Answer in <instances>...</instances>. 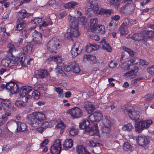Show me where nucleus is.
Returning <instances> with one entry per match:
<instances>
[{
	"instance_id": "obj_1",
	"label": "nucleus",
	"mask_w": 154,
	"mask_h": 154,
	"mask_svg": "<svg viewBox=\"0 0 154 154\" xmlns=\"http://www.w3.org/2000/svg\"><path fill=\"white\" fill-rule=\"evenodd\" d=\"M27 122L34 127H38L41 124L42 122L46 119V117L42 112H35L27 116Z\"/></svg>"
},
{
	"instance_id": "obj_2",
	"label": "nucleus",
	"mask_w": 154,
	"mask_h": 154,
	"mask_svg": "<svg viewBox=\"0 0 154 154\" xmlns=\"http://www.w3.org/2000/svg\"><path fill=\"white\" fill-rule=\"evenodd\" d=\"M62 43L60 39L56 37L54 38L48 42V49L50 52L56 53L60 49Z\"/></svg>"
},
{
	"instance_id": "obj_3",
	"label": "nucleus",
	"mask_w": 154,
	"mask_h": 154,
	"mask_svg": "<svg viewBox=\"0 0 154 154\" xmlns=\"http://www.w3.org/2000/svg\"><path fill=\"white\" fill-rule=\"evenodd\" d=\"M152 123V121L151 120H147L146 121H139L136 120L135 125V130L136 132L140 133L144 129L148 128L149 125Z\"/></svg>"
},
{
	"instance_id": "obj_4",
	"label": "nucleus",
	"mask_w": 154,
	"mask_h": 154,
	"mask_svg": "<svg viewBox=\"0 0 154 154\" xmlns=\"http://www.w3.org/2000/svg\"><path fill=\"white\" fill-rule=\"evenodd\" d=\"M69 20L71 22L70 32L72 36L73 37H75L79 35L78 30V21L73 17L70 16L69 18Z\"/></svg>"
},
{
	"instance_id": "obj_5",
	"label": "nucleus",
	"mask_w": 154,
	"mask_h": 154,
	"mask_svg": "<svg viewBox=\"0 0 154 154\" xmlns=\"http://www.w3.org/2000/svg\"><path fill=\"white\" fill-rule=\"evenodd\" d=\"M9 125L12 129H16V131L17 132L25 131L27 127L25 123L20 122H12L10 123Z\"/></svg>"
},
{
	"instance_id": "obj_6",
	"label": "nucleus",
	"mask_w": 154,
	"mask_h": 154,
	"mask_svg": "<svg viewBox=\"0 0 154 154\" xmlns=\"http://www.w3.org/2000/svg\"><path fill=\"white\" fill-rule=\"evenodd\" d=\"M134 5L132 2H128L124 7L121 8L120 12L126 15H130L134 12Z\"/></svg>"
},
{
	"instance_id": "obj_7",
	"label": "nucleus",
	"mask_w": 154,
	"mask_h": 154,
	"mask_svg": "<svg viewBox=\"0 0 154 154\" xmlns=\"http://www.w3.org/2000/svg\"><path fill=\"white\" fill-rule=\"evenodd\" d=\"M64 70L67 72L72 71L75 73H79L80 69L78 64L75 61H73L69 63L68 65L64 67Z\"/></svg>"
},
{
	"instance_id": "obj_8",
	"label": "nucleus",
	"mask_w": 154,
	"mask_h": 154,
	"mask_svg": "<svg viewBox=\"0 0 154 154\" xmlns=\"http://www.w3.org/2000/svg\"><path fill=\"white\" fill-rule=\"evenodd\" d=\"M73 118H79L81 117L83 115L82 111L78 107H74L68 110L67 111Z\"/></svg>"
},
{
	"instance_id": "obj_9",
	"label": "nucleus",
	"mask_w": 154,
	"mask_h": 154,
	"mask_svg": "<svg viewBox=\"0 0 154 154\" xmlns=\"http://www.w3.org/2000/svg\"><path fill=\"white\" fill-rule=\"evenodd\" d=\"M61 149V144L60 139L55 140L54 144L50 148V151L52 154H59Z\"/></svg>"
},
{
	"instance_id": "obj_10",
	"label": "nucleus",
	"mask_w": 154,
	"mask_h": 154,
	"mask_svg": "<svg viewBox=\"0 0 154 154\" xmlns=\"http://www.w3.org/2000/svg\"><path fill=\"white\" fill-rule=\"evenodd\" d=\"M136 140L138 144L142 146H146L149 142V139L145 136L139 135Z\"/></svg>"
},
{
	"instance_id": "obj_11",
	"label": "nucleus",
	"mask_w": 154,
	"mask_h": 154,
	"mask_svg": "<svg viewBox=\"0 0 154 154\" xmlns=\"http://www.w3.org/2000/svg\"><path fill=\"white\" fill-rule=\"evenodd\" d=\"M32 35L34 37L33 40L34 43L37 45L42 44V35L41 33L36 31H35Z\"/></svg>"
},
{
	"instance_id": "obj_12",
	"label": "nucleus",
	"mask_w": 154,
	"mask_h": 154,
	"mask_svg": "<svg viewBox=\"0 0 154 154\" xmlns=\"http://www.w3.org/2000/svg\"><path fill=\"white\" fill-rule=\"evenodd\" d=\"M32 88L29 86H24L21 87L20 91V96L22 97H26L32 90Z\"/></svg>"
},
{
	"instance_id": "obj_13",
	"label": "nucleus",
	"mask_w": 154,
	"mask_h": 154,
	"mask_svg": "<svg viewBox=\"0 0 154 154\" xmlns=\"http://www.w3.org/2000/svg\"><path fill=\"white\" fill-rule=\"evenodd\" d=\"M19 89L18 85L12 81L7 83V89L14 93H17Z\"/></svg>"
},
{
	"instance_id": "obj_14",
	"label": "nucleus",
	"mask_w": 154,
	"mask_h": 154,
	"mask_svg": "<svg viewBox=\"0 0 154 154\" xmlns=\"http://www.w3.org/2000/svg\"><path fill=\"white\" fill-rule=\"evenodd\" d=\"M89 6L91 7L92 10V11L94 13L97 12L99 8L97 3V0H89Z\"/></svg>"
},
{
	"instance_id": "obj_15",
	"label": "nucleus",
	"mask_w": 154,
	"mask_h": 154,
	"mask_svg": "<svg viewBox=\"0 0 154 154\" xmlns=\"http://www.w3.org/2000/svg\"><path fill=\"white\" fill-rule=\"evenodd\" d=\"M128 115L130 118L132 120H135V121L137 119H139V112L137 111L134 110H127Z\"/></svg>"
},
{
	"instance_id": "obj_16",
	"label": "nucleus",
	"mask_w": 154,
	"mask_h": 154,
	"mask_svg": "<svg viewBox=\"0 0 154 154\" xmlns=\"http://www.w3.org/2000/svg\"><path fill=\"white\" fill-rule=\"evenodd\" d=\"M30 15L29 13L27 12L25 10H22L21 11L18 12L17 19L24 21L23 20L25 18H27Z\"/></svg>"
},
{
	"instance_id": "obj_17",
	"label": "nucleus",
	"mask_w": 154,
	"mask_h": 154,
	"mask_svg": "<svg viewBox=\"0 0 154 154\" xmlns=\"http://www.w3.org/2000/svg\"><path fill=\"white\" fill-rule=\"evenodd\" d=\"M0 99L2 100L1 102V105L3 107L5 111H8L11 102L8 99H4L1 98Z\"/></svg>"
},
{
	"instance_id": "obj_18",
	"label": "nucleus",
	"mask_w": 154,
	"mask_h": 154,
	"mask_svg": "<svg viewBox=\"0 0 154 154\" xmlns=\"http://www.w3.org/2000/svg\"><path fill=\"white\" fill-rule=\"evenodd\" d=\"M113 122L114 120L112 119L106 117V134H109L111 132Z\"/></svg>"
},
{
	"instance_id": "obj_19",
	"label": "nucleus",
	"mask_w": 154,
	"mask_h": 154,
	"mask_svg": "<svg viewBox=\"0 0 154 154\" xmlns=\"http://www.w3.org/2000/svg\"><path fill=\"white\" fill-rule=\"evenodd\" d=\"M90 124V123L89 121L86 120H82L79 125V127L82 129H85V131L88 132L89 129L88 126Z\"/></svg>"
},
{
	"instance_id": "obj_20",
	"label": "nucleus",
	"mask_w": 154,
	"mask_h": 154,
	"mask_svg": "<svg viewBox=\"0 0 154 154\" xmlns=\"http://www.w3.org/2000/svg\"><path fill=\"white\" fill-rule=\"evenodd\" d=\"M145 37L144 33L140 32L134 34L130 38L134 40L139 41L143 40Z\"/></svg>"
},
{
	"instance_id": "obj_21",
	"label": "nucleus",
	"mask_w": 154,
	"mask_h": 154,
	"mask_svg": "<svg viewBox=\"0 0 154 154\" xmlns=\"http://www.w3.org/2000/svg\"><path fill=\"white\" fill-rule=\"evenodd\" d=\"M26 26V24L24 23V21L20 20L19 19H17L15 30L21 31L23 30Z\"/></svg>"
},
{
	"instance_id": "obj_22",
	"label": "nucleus",
	"mask_w": 154,
	"mask_h": 154,
	"mask_svg": "<svg viewBox=\"0 0 154 154\" xmlns=\"http://www.w3.org/2000/svg\"><path fill=\"white\" fill-rule=\"evenodd\" d=\"M98 131L97 124L94 123L93 124L91 128H89L88 132H89L90 134H91V135H93L94 134H97L98 132Z\"/></svg>"
},
{
	"instance_id": "obj_23",
	"label": "nucleus",
	"mask_w": 154,
	"mask_h": 154,
	"mask_svg": "<svg viewBox=\"0 0 154 154\" xmlns=\"http://www.w3.org/2000/svg\"><path fill=\"white\" fill-rule=\"evenodd\" d=\"M97 23L98 19L97 18H94L91 20L90 28L92 31L94 32L97 29Z\"/></svg>"
},
{
	"instance_id": "obj_24",
	"label": "nucleus",
	"mask_w": 154,
	"mask_h": 154,
	"mask_svg": "<svg viewBox=\"0 0 154 154\" xmlns=\"http://www.w3.org/2000/svg\"><path fill=\"white\" fill-rule=\"evenodd\" d=\"M8 47L9 48L8 51V56L9 57H12L13 52L15 51V47L14 45L12 43H10L8 45Z\"/></svg>"
},
{
	"instance_id": "obj_25",
	"label": "nucleus",
	"mask_w": 154,
	"mask_h": 154,
	"mask_svg": "<svg viewBox=\"0 0 154 154\" xmlns=\"http://www.w3.org/2000/svg\"><path fill=\"white\" fill-rule=\"evenodd\" d=\"M72 142L71 139L66 140L63 144V147L65 149L71 148L73 146Z\"/></svg>"
},
{
	"instance_id": "obj_26",
	"label": "nucleus",
	"mask_w": 154,
	"mask_h": 154,
	"mask_svg": "<svg viewBox=\"0 0 154 154\" xmlns=\"http://www.w3.org/2000/svg\"><path fill=\"white\" fill-rule=\"evenodd\" d=\"M138 71V69H132L131 71H129L124 75V77L127 78L128 77H130L131 78H134L136 75V73Z\"/></svg>"
},
{
	"instance_id": "obj_27",
	"label": "nucleus",
	"mask_w": 154,
	"mask_h": 154,
	"mask_svg": "<svg viewBox=\"0 0 154 154\" xmlns=\"http://www.w3.org/2000/svg\"><path fill=\"white\" fill-rule=\"evenodd\" d=\"M76 150L78 154H86L89 152L85 147L82 145H79L77 146Z\"/></svg>"
},
{
	"instance_id": "obj_28",
	"label": "nucleus",
	"mask_w": 154,
	"mask_h": 154,
	"mask_svg": "<svg viewBox=\"0 0 154 154\" xmlns=\"http://www.w3.org/2000/svg\"><path fill=\"white\" fill-rule=\"evenodd\" d=\"M2 66L8 67L9 66H12L11 63V60L9 58L3 59L2 61Z\"/></svg>"
},
{
	"instance_id": "obj_29",
	"label": "nucleus",
	"mask_w": 154,
	"mask_h": 154,
	"mask_svg": "<svg viewBox=\"0 0 154 154\" xmlns=\"http://www.w3.org/2000/svg\"><path fill=\"white\" fill-rule=\"evenodd\" d=\"M85 108L88 113H91L95 109L94 105L90 102L87 103L85 104Z\"/></svg>"
},
{
	"instance_id": "obj_30",
	"label": "nucleus",
	"mask_w": 154,
	"mask_h": 154,
	"mask_svg": "<svg viewBox=\"0 0 154 154\" xmlns=\"http://www.w3.org/2000/svg\"><path fill=\"white\" fill-rule=\"evenodd\" d=\"M72 48H73V50L80 51V52H81L83 49L82 45H81L79 42H75Z\"/></svg>"
},
{
	"instance_id": "obj_31",
	"label": "nucleus",
	"mask_w": 154,
	"mask_h": 154,
	"mask_svg": "<svg viewBox=\"0 0 154 154\" xmlns=\"http://www.w3.org/2000/svg\"><path fill=\"white\" fill-rule=\"evenodd\" d=\"M78 5L79 3L77 2L71 1L66 4L64 5V7L65 8L68 9L74 8Z\"/></svg>"
},
{
	"instance_id": "obj_32",
	"label": "nucleus",
	"mask_w": 154,
	"mask_h": 154,
	"mask_svg": "<svg viewBox=\"0 0 154 154\" xmlns=\"http://www.w3.org/2000/svg\"><path fill=\"white\" fill-rule=\"evenodd\" d=\"M37 74L41 78H43L47 76L48 72L46 70L39 69L37 71Z\"/></svg>"
},
{
	"instance_id": "obj_33",
	"label": "nucleus",
	"mask_w": 154,
	"mask_h": 154,
	"mask_svg": "<svg viewBox=\"0 0 154 154\" xmlns=\"http://www.w3.org/2000/svg\"><path fill=\"white\" fill-rule=\"evenodd\" d=\"M78 128L75 127L71 128L68 129L69 134L71 136H74L78 134Z\"/></svg>"
},
{
	"instance_id": "obj_34",
	"label": "nucleus",
	"mask_w": 154,
	"mask_h": 154,
	"mask_svg": "<svg viewBox=\"0 0 154 154\" xmlns=\"http://www.w3.org/2000/svg\"><path fill=\"white\" fill-rule=\"evenodd\" d=\"M128 27H125L121 25L119 29V31L120 32V34L122 35H126L128 34Z\"/></svg>"
},
{
	"instance_id": "obj_35",
	"label": "nucleus",
	"mask_w": 154,
	"mask_h": 154,
	"mask_svg": "<svg viewBox=\"0 0 154 154\" xmlns=\"http://www.w3.org/2000/svg\"><path fill=\"white\" fill-rule=\"evenodd\" d=\"M122 0H108V4L110 5H114L115 6V8L117 9L119 6V2Z\"/></svg>"
},
{
	"instance_id": "obj_36",
	"label": "nucleus",
	"mask_w": 154,
	"mask_h": 154,
	"mask_svg": "<svg viewBox=\"0 0 154 154\" xmlns=\"http://www.w3.org/2000/svg\"><path fill=\"white\" fill-rule=\"evenodd\" d=\"M145 34V38H152L154 37V32L152 30H147L144 33Z\"/></svg>"
},
{
	"instance_id": "obj_37",
	"label": "nucleus",
	"mask_w": 154,
	"mask_h": 154,
	"mask_svg": "<svg viewBox=\"0 0 154 154\" xmlns=\"http://www.w3.org/2000/svg\"><path fill=\"white\" fill-rule=\"evenodd\" d=\"M94 113L96 122H99L101 120L103 117L102 114L98 112H95Z\"/></svg>"
},
{
	"instance_id": "obj_38",
	"label": "nucleus",
	"mask_w": 154,
	"mask_h": 154,
	"mask_svg": "<svg viewBox=\"0 0 154 154\" xmlns=\"http://www.w3.org/2000/svg\"><path fill=\"white\" fill-rule=\"evenodd\" d=\"M24 52L25 53H31L32 50V47L30 44L24 47L23 49Z\"/></svg>"
},
{
	"instance_id": "obj_39",
	"label": "nucleus",
	"mask_w": 154,
	"mask_h": 154,
	"mask_svg": "<svg viewBox=\"0 0 154 154\" xmlns=\"http://www.w3.org/2000/svg\"><path fill=\"white\" fill-rule=\"evenodd\" d=\"M133 128L131 124L130 123L125 125L122 128V129L124 131L127 130L128 131H130Z\"/></svg>"
},
{
	"instance_id": "obj_40",
	"label": "nucleus",
	"mask_w": 154,
	"mask_h": 154,
	"mask_svg": "<svg viewBox=\"0 0 154 154\" xmlns=\"http://www.w3.org/2000/svg\"><path fill=\"white\" fill-rule=\"evenodd\" d=\"M105 37L103 38L101 41L100 42V45L101 47L104 50H106V41Z\"/></svg>"
},
{
	"instance_id": "obj_41",
	"label": "nucleus",
	"mask_w": 154,
	"mask_h": 154,
	"mask_svg": "<svg viewBox=\"0 0 154 154\" xmlns=\"http://www.w3.org/2000/svg\"><path fill=\"white\" fill-rule=\"evenodd\" d=\"M123 148L124 149L125 151H127L128 150H129L130 151H131L132 149V146L128 142H125L124 143Z\"/></svg>"
},
{
	"instance_id": "obj_42",
	"label": "nucleus",
	"mask_w": 154,
	"mask_h": 154,
	"mask_svg": "<svg viewBox=\"0 0 154 154\" xmlns=\"http://www.w3.org/2000/svg\"><path fill=\"white\" fill-rule=\"evenodd\" d=\"M40 92L37 91H35L32 93V96L34 99L37 100L40 97Z\"/></svg>"
},
{
	"instance_id": "obj_43",
	"label": "nucleus",
	"mask_w": 154,
	"mask_h": 154,
	"mask_svg": "<svg viewBox=\"0 0 154 154\" xmlns=\"http://www.w3.org/2000/svg\"><path fill=\"white\" fill-rule=\"evenodd\" d=\"M15 104L16 106L20 108L24 107L25 106V103L21 100H17L16 101Z\"/></svg>"
},
{
	"instance_id": "obj_44",
	"label": "nucleus",
	"mask_w": 154,
	"mask_h": 154,
	"mask_svg": "<svg viewBox=\"0 0 154 154\" xmlns=\"http://www.w3.org/2000/svg\"><path fill=\"white\" fill-rule=\"evenodd\" d=\"M129 20L128 18H125L122 20V24L121 25L128 27L127 26L129 24Z\"/></svg>"
},
{
	"instance_id": "obj_45",
	"label": "nucleus",
	"mask_w": 154,
	"mask_h": 154,
	"mask_svg": "<svg viewBox=\"0 0 154 154\" xmlns=\"http://www.w3.org/2000/svg\"><path fill=\"white\" fill-rule=\"evenodd\" d=\"M123 49L125 51L127 52L130 56H133L134 55V51L131 49L125 47H123Z\"/></svg>"
},
{
	"instance_id": "obj_46",
	"label": "nucleus",
	"mask_w": 154,
	"mask_h": 154,
	"mask_svg": "<svg viewBox=\"0 0 154 154\" xmlns=\"http://www.w3.org/2000/svg\"><path fill=\"white\" fill-rule=\"evenodd\" d=\"M20 35L25 39L26 38L29 36V35L27 32V31L26 29L23 30L21 31Z\"/></svg>"
},
{
	"instance_id": "obj_47",
	"label": "nucleus",
	"mask_w": 154,
	"mask_h": 154,
	"mask_svg": "<svg viewBox=\"0 0 154 154\" xmlns=\"http://www.w3.org/2000/svg\"><path fill=\"white\" fill-rule=\"evenodd\" d=\"M154 98L153 94H148L145 95L143 97L144 99L146 101H149L152 100Z\"/></svg>"
},
{
	"instance_id": "obj_48",
	"label": "nucleus",
	"mask_w": 154,
	"mask_h": 154,
	"mask_svg": "<svg viewBox=\"0 0 154 154\" xmlns=\"http://www.w3.org/2000/svg\"><path fill=\"white\" fill-rule=\"evenodd\" d=\"M54 90L59 94V97H63V94H62L63 91L62 88L60 87H55L54 88Z\"/></svg>"
},
{
	"instance_id": "obj_49",
	"label": "nucleus",
	"mask_w": 154,
	"mask_h": 154,
	"mask_svg": "<svg viewBox=\"0 0 154 154\" xmlns=\"http://www.w3.org/2000/svg\"><path fill=\"white\" fill-rule=\"evenodd\" d=\"M99 32L101 34H103L105 33V27L104 26L100 25L99 27L97 28Z\"/></svg>"
},
{
	"instance_id": "obj_50",
	"label": "nucleus",
	"mask_w": 154,
	"mask_h": 154,
	"mask_svg": "<svg viewBox=\"0 0 154 154\" xmlns=\"http://www.w3.org/2000/svg\"><path fill=\"white\" fill-rule=\"evenodd\" d=\"M131 63L132 64L139 65V62H140V59L138 58L135 57L130 60Z\"/></svg>"
},
{
	"instance_id": "obj_51",
	"label": "nucleus",
	"mask_w": 154,
	"mask_h": 154,
	"mask_svg": "<svg viewBox=\"0 0 154 154\" xmlns=\"http://www.w3.org/2000/svg\"><path fill=\"white\" fill-rule=\"evenodd\" d=\"M115 79H113V78H110L108 79V82L109 83L107 84V87H114L115 86V83L113 82H114Z\"/></svg>"
},
{
	"instance_id": "obj_52",
	"label": "nucleus",
	"mask_w": 154,
	"mask_h": 154,
	"mask_svg": "<svg viewBox=\"0 0 154 154\" xmlns=\"http://www.w3.org/2000/svg\"><path fill=\"white\" fill-rule=\"evenodd\" d=\"M99 145L100 143H96L93 140L90 141L89 143V145L92 147H95L97 146H99Z\"/></svg>"
},
{
	"instance_id": "obj_53",
	"label": "nucleus",
	"mask_w": 154,
	"mask_h": 154,
	"mask_svg": "<svg viewBox=\"0 0 154 154\" xmlns=\"http://www.w3.org/2000/svg\"><path fill=\"white\" fill-rule=\"evenodd\" d=\"M117 63L115 60H112L109 64V67L111 68H114L116 67Z\"/></svg>"
},
{
	"instance_id": "obj_54",
	"label": "nucleus",
	"mask_w": 154,
	"mask_h": 154,
	"mask_svg": "<svg viewBox=\"0 0 154 154\" xmlns=\"http://www.w3.org/2000/svg\"><path fill=\"white\" fill-rule=\"evenodd\" d=\"M7 111H6L5 113V114L3 115L2 116V119H3V121L5 122V123L7 121L8 119V116H9L11 114V113L9 112L8 113Z\"/></svg>"
},
{
	"instance_id": "obj_55",
	"label": "nucleus",
	"mask_w": 154,
	"mask_h": 154,
	"mask_svg": "<svg viewBox=\"0 0 154 154\" xmlns=\"http://www.w3.org/2000/svg\"><path fill=\"white\" fill-rule=\"evenodd\" d=\"M52 24V23H51L49 24L50 25H51ZM49 24H48L46 22H43V23L41 24H40L39 25V27L40 29H42V30L43 29V28H44L46 26H48Z\"/></svg>"
},
{
	"instance_id": "obj_56",
	"label": "nucleus",
	"mask_w": 154,
	"mask_h": 154,
	"mask_svg": "<svg viewBox=\"0 0 154 154\" xmlns=\"http://www.w3.org/2000/svg\"><path fill=\"white\" fill-rule=\"evenodd\" d=\"M26 59V57L23 54H21L19 58V61L22 64H23Z\"/></svg>"
},
{
	"instance_id": "obj_57",
	"label": "nucleus",
	"mask_w": 154,
	"mask_h": 154,
	"mask_svg": "<svg viewBox=\"0 0 154 154\" xmlns=\"http://www.w3.org/2000/svg\"><path fill=\"white\" fill-rule=\"evenodd\" d=\"M56 72L57 73V75L62 76H64L65 75V73L61 69L58 70L56 69Z\"/></svg>"
},
{
	"instance_id": "obj_58",
	"label": "nucleus",
	"mask_w": 154,
	"mask_h": 154,
	"mask_svg": "<svg viewBox=\"0 0 154 154\" xmlns=\"http://www.w3.org/2000/svg\"><path fill=\"white\" fill-rule=\"evenodd\" d=\"M80 53L81 52L80 51L73 50V48H72L71 53L73 57H76L78 54H80Z\"/></svg>"
},
{
	"instance_id": "obj_59",
	"label": "nucleus",
	"mask_w": 154,
	"mask_h": 154,
	"mask_svg": "<svg viewBox=\"0 0 154 154\" xmlns=\"http://www.w3.org/2000/svg\"><path fill=\"white\" fill-rule=\"evenodd\" d=\"M89 120L91 122H96L95 118L94 117V113L88 116Z\"/></svg>"
},
{
	"instance_id": "obj_60",
	"label": "nucleus",
	"mask_w": 154,
	"mask_h": 154,
	"mask_svg": "<svg viewBox=\"0 0 154 154\" xmlns=\"http://www.w3.org/2000/svg\"><path fill=\"white\" fill-rule=\"evenodd\" d=\"M36 21L37 18H35L33 19L29 23L31 25L34 24V25L33 26V29L35 28L36 26V25H37V23H36L37 22Z\"/></svg>"
},
{
	"instance_id": "obj_61",
	"label": "nucleus",
	"mask_w": 154,
	"mask_h": 154,
	"mask_svg": "<svg viewBox=\"0 0 154 154\" xmlns=\"http://www.w3.org/2000/svg\"><path fill=\"white\" fill-rule=\"evenodd\" d=\"M148 64V62H146V60H143L140 59V62H139V65L143 66L144 65H147Z\"/></svg>"
},
{
	"instance_id": "obj_62",
	"label": "nucleus",
	"mask_w": 154,
	"mask_h": 154,
	"mask_svg": "<svg viewBox=\"0 0 154 154\" xmlns=\"http://www.w3.org/2000/svg\"><path fill=\"white\" fill-rule=\"evenodd\" d=\"M56 128L57 129L64 128L65 126L63 122H60L59 123H58L57 125Z\"/></svg>"
},
{
	"instance_id": "obj_63",
	"label": "nucleus",
	"mask_w": 154,
	"mask_h": 154,
	"mask_svg": "<svg viewBox=\"0 0 154 154\" xmlns=\"http://www.w3.org/2000/svg\"><path fill=\"white\" fill-rule=\"evenodd\" d=\"M54 60L57 63H61L62 60L60 57L59 56L54 57Z\"/></svg>"
},
{
	"instance_id": "obj_64",
	"label": "nucleus",
	"mask_w": 154,
	"mask_h": 154,
	"mask_svg": "<svg viewBox=\"0 0 154 154\" xmlns=\"http://www.w3.org/2000/svg\"><path fill=\"white\" fill-rule=\"evenodd\" d=\"M114 13V10L112 9H106V17L110 16Z\"/></svg>"
}]
</instances>
